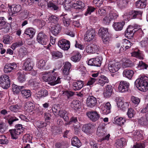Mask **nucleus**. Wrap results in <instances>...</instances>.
Masks as SVG:
<instances>
[{"label": "nucleus", "mask_w": 148, "mask_h": 148, "mask_svg": "<svg viewBox=\"0 0 148 148\" xmlns=\"http://www.w3.org/2000/svg\"><path fill=\"white\" fill-rule=\"evenodd\" d=\"M55 70L54 69L53 71H51L47 72H44L40 74V77L45 82H48L51 86H54L61 82V78L58 77L57 79L56 78L58 75L57 72H54Z\"/></svg>", "instance_id": "1"}, {"label": "nucleus", "mask_w": 148, "mask_h": 148, "mask_svg": "<svg viewBox=\"0 0 148 148\" xmlns=\"http://www.w3.org/2000/svg\"><path fill=\"white\" fill-rule=\"evenodd\" d=\"M136 87L140 91L145 92L148 90V77L141 75L135 82Z\"/></svg>", "instance_id": "2"}, {"label": "nucleus", "mask_w": 148, "mask_h": 148, "mask_svg": "<svg viewBox=\"0 0 148 148\" xmlns=\"http://www.w3.org/2000/svg\"><path fill=\"white\" fill-rule=\"evenodd\" d=\"M25 128L22 126L21 124H18L16 125L15 128L14 129L10 130L12 138L13 139H16L18 136L24 131Z\"/></svg>", "instance_id": "3"}, {"label": "nucleus", "mask_w": 148, "mask_h": 148, "mask_svg": "<svg viewBox=\"0 0 148 148\" xmlns=\"http://www.w3.org/2000/svg\"><path fill=\"white\" fill-rule=\"evenodd\" d=\"M10 83L9 77L8 75H4L0 77V85L3 88L7 89L8 88Z\"/></svg>", "instance_id": "4"}, {"label": "nucleus", "mask_w": 148, "mask_h": 148, "mask_svg": "<svg viewBox=\"0 0 148 148\" xmlns=\"http://www.w3.org/2000/svg\"><path fill=\"white\" fill-rule=\"evenodd\" d=\"M71 64L69 62H66L62 69V74L64 76V79L69 80L71 77L69 76V70L71 68Z\"/></svg>", "instance_id": "5"}, {"label": "nucleus", "mask_w": 148, "mask_h": 148, "mask_svg": "<svg viewBox=\"0 0 148 148\" xmlns=\"http://www.w3.org/2000/svg\"><path fill=\"white\" fill-rule=\"evenodd\" d=\"M120 67V63L119 62L114 61L110 62L108 65L109 70L110 72L112 73H114L118 71Z\"/></svg>", "instance_id": "6"}, {"label": "nucleus", "mask_w": 148, "mask_h": 148, "mask_svg": "<svg viewBox=\"0 0 148 148\" xmlns=\"http://www.w3.org/2000/svg\"><path fill=\"white\" fill-rule=\"evenodd\" d=\"M95 35V30L92 28L88 29L84 35V39L87 42L91 41L94 38Z\"/></svg>", "instance_id": "7"}, {"label": "nucleus", "mask_w": 148, "mask_h": 148, "mask_svg": "<svg viewBox=\"0 0 148 148\" xmlns=\"http://www.w3.org/2000/svg\"><path fill=\"white\" fill-rule=\"evenodd\" d=\"M38 42L42 45H46L48 42L47 36L43 32H39L37 36Z\"/></svg>", "instance_id": "8"}, {"label": "nucleus", "mask_w": 148, "mask_h": 148, "mask_svg": "<svg viewBox=\"0 0 148 148\" xmlns=\"http://www.w3.org/2000/svg\"><path fill=\"white\" fill-rule=\"evenodd\" d=\"M129 86L130 84L127 82L125 81H121L118 87V90L121 92H124L127 91Z\"/></svg>", "instance_id": "9"}, {"label": "nucleus", "mask_w": 148, "mask_h": 148, "mask_svg": "<svg viewBox=\"0 0 148 148\" xmlns=\"http://www.w3.org/2000/svg\"><path fill=\"white\" fill-rule=\"evenodd\" d=\"M58 46L64 50H68L70 47V42L65 39H62L58 42Z\"/></svg>", "instance_id": "10"}, {"label": "nucleus", "mask_w": 148, "mask_h": 148, "mask_svg": "<svg viewBox=\"0 0 148 148\" xmlns=\"http://www.w3.org/2000/svg\"><path fill=\"white\" fill-rule=\"evenodd\" d=\"M102 58L101 57L93 58L90 59L88 62V64L91 66H100L102 63Z\"/></svg>", "instance_id": "11"}, {"label": "nucleus", "mask_w": 148, "mask_h": 148, "mask_svg": "<svg viewBox=\"0 0 148 148\" xmlns=\"http://www.w3.org/2000/svg\"><path fill=\"white\" fill-rule=\"evenodd\" d=\"M102 113L104 114H107L110 112L111 106L110 103L107 102L102 104L100 106Z\"/></svg>", "instance_id": "12"}, {"label": "nucleus", "mask_w": 148, "mask_h": 148, "mask_svg": "<svg viewBox=\"0 0 148 148\" xmlns=\"http://www.w3.org/2000/svg\"><path fill=\"white\" fill-rule=\"evenodd\" d=\"M33 64L31 59H27L24 61L23 68L24 70L30 71L33 68Z\"/></svg>", "instance_id": "13"}, {"label": "nucleus", "mask_w": 148, "mask_h": 148, "mask_svg": "<svg viewBox=\"0 0 148 148\" xmlns=\"http://www.w3.org/2000/svg\"><path fill=\"white\" fill-rule=\"evenodd\" d=\"M8 5L10 8L9 11L12 16H14V15L19 12L21 9V6L19 4L13 5L12 6H9L8 4Z\"/></svg>", "instance_id": "14"}, {"label": "nucleus", "mask_w": 148, "mask_h": 148, "mask_svg": "<svg viewBox=\"0 0 148 148\" xmlns=\"http://www.w3.org/2000/svg\"><path fill=\"white\" fill-rule=\"evenodd\" d=\"M86 115L88 117L93 121H97L100 117V115L95 111L89 112L87 113Z\"/></svg>", "instance_id": "15"}, {"label": "nucleus", "mask_w": 148, "mask_h": 148, "mask_svg": "<svg viewBox=\"0 0 148 148\" xmlns=\"http://www.w3.org/2000/svg\"><path fill=\"white\" fill-rule=\"evenodd\" d=\"M97 103V99L95 97L93 96H89L87 99V105L90 108H92L93 107L95 106Z\"/></svg>", "instance_id": "16"}, {"label": "nucleus", "mask_w": 148, "mask_h": 148, "mask_svg": "<svg viewBox=\"0 0 148 148\" xmlns=\"http://www.w3.org/2000/svg\"><path fill=\"white\" fill-rule=\"evenodd\" d=\"M84 81L82 80H77L73 83V88L75 91L79 90L84 86Z\"/></svg>", "instance_id": "17"}, {"label": "nucleus", "mask_w": 148, "mask_h": 148, "mask_svg": "<svg viewBox=\"0 0 148 148\" xmlns=\"http://www.w3.org/2000/svg\"><path fill=\"white\" fill-rule=\"evenodd\" d=\"M17 67V65L15 63L7 64L5 66L4 71L5 73H8L11 72L12 70L16 69Z\"/></svg>", "instance_id": "18"}, {"label": "nucleus", "mask_w": 148, "mask_h": 148, "mask_svg": "<svg viewBox=\"0 0 148 148\" xmlns=\"http://www.w3.org/2000/svg\"><path fill=\"white\" fill-rule=\"evenodd\" d=\"M86 51L88 53H94L98 51V47L94 44L89 45L86 47Z\"/></svg>", "instance_id": "19"}, {"label": "nucleus", "mask_w": 148, "mask_h": 148, "mask_svg": "<svg viewBox=\"0 0 148 148\" xmlns=\"http://www.w3.org/2000/svg\"><path fill=\"white\" fill-rule=\"evenodd\" d=\"M113 89L112 86L109 85H108L106 86L103 92V95L105 97L109 98L112 95Z\"/></svg>", "instance_id": "20"}, {"label": "nucleus", "mask_w": 148, "mask_h": 148, "mask_svg": "<svg viewBox=\"0 0 148 148\" xmlns=\"http://www.w3.org/2000/svg\"><path fill=\"white\" fill-rule=\"evenodd\" d=\"M71 6V8H74L75 9H81L84 8L85 5L84 3L81 1H77L73 4L69 3Z\"/></svg>", "instance_id": "21"}, {"label": "nucleus", "mask_w": 148, "mask_h": 148, "mask_svg": "<svg viewBox=\"0 0 148 148\" xmlns=\"http://www.w3.org/2000/svg\"><path fill=\"white\" fill-rule=\"evenodd\" d=\"M123 45L121 46L120 50L121 51H125L126 49L130 48L133 45L129 40L125 39L123 42Z\"/></svg>", "instance_id": "22"}, {"label": "nucleus", "mask_w": 148, "mask_h": 148, "mask_svg": "<svg viewBox=\"0 0 148 148\" xmlns=\"http://www.w3.org/2000/svg\"><path fill=\"white\" fill-rule=\"evenodd\" d=\"M96 134L98 137H102L106 134V130L102 125H100L97 129Z\"/></svg>", "instance_id": "23"}, {"label": "nucleus", "mask_w": 148, "mask_h": 148, "mask_svg": "<svg viewBox=\"0 0 148 148\" xmlns=\"http://www.w3.org/2000/svg\"><path fill=\"white\" fill-rule=\"evenodd\" d=\"M136 31L134 28L132 27H129L127 28L125 33V35L128 38L133 37L134 33Z\"/></svg>", "instance_id": "24"}, {"label": "nucleus", "mask_w": 148, "mask_h": 148, "mask_svg": "<svg viewBox=\"0 0 148 148\" xmlns=\"http://www.w3.org/2000/svg\"><path fill=\"white\" fill-rule=\"evenodd\" d=\"M35 32V30L34 29L29 27L25 29L24 34L28 36L30 38H32L34 36Z\"/></svg>", "instance_id": "25"}, {"label": "nucleus", "mask_w": 148, "mask_h": 148, "mask_svg": "<svg viewBox=\"0 0 148 148\" xmlns=\"http://www.w3.org/2000/svg\"><path fill=\"white\" fill-rule=\"evenodd\" d=\"M134 73V72L132 70L125 69L123 71V77L131 79L133 76Z\"/></svg>", "instance_id": "26"}, {"label": "nucleus", "mask_w": 148, "mask_h": 148, "mask_svg": "<svg viewBox=\"0 0 148 148\" xmlns=\"http://www.w3.org/2000/svg\"><path fill=\"white\" fill-rule=\"evenodd\" d=\"M48 95L47 91L43 89L39 91L36 94V98L37 99H40L41 98L47 96Z\"/></svg>", "instance_id": "27"}, {"label": "nucleus", "mask_w": 148, "mask_h": 148, "mask_svg": "<svg viewBox=\"0 0 148 148\" xmlns=\"http://www.w3.org/2000/svg\"><path fill=\"white\" fill-rule=\"evenodd\" d=\"M109 82L107 77L104 75H101L98 79L97 84L102 86H103L105 83Z\"/></svg>", "instance_id": "28"}, {"label": "nucleus", "mask_w": 148, "mask_h": 148, "mask_svg": "<svg viewBox=\"0 0 148 148\" xmlns=\"http://www.w3.org/2000/svg\"><path fill=\"white\" fill-rule=\"evenodd\" d=\"M71 144L73 146L77 148H79L82 145V143L79 139L76 136L73 137L71 139Z\"/></svg>", "instance_id": "29"}, {"label": "nucleus", "mask_w": 148, "mask_h": 148, "mask_svg": "<svg viewBox=\"0 0 148 148\" xmlns=\"http://www.w3.org/2000/svg\"><path fill=\"white\" fill-rule=\"evenodd\" d=\"M81 103L79 101L74 100L71 103V107L75 110H77L81 108Z\"/></svg>", "instance_id": "30"}, {"label": "nucleus", "mask_w": 148, "mask_h": 148, "mask_svg": "<svg viewBox=\"0 0 148 148\" xmlns=\"http://www.w3.org/2000/svg\"><path fill=\"white\" fill-rule=\"evenodd\" d=\"M73 54L74 55L71 57V60L75 62L79 61L81 57L80 54L78 52L73 51Z\"/></svg>", "instance_id": "31"}, {"label": "nucleus", "mask_w": 148, "mask_h": 148, "mask_svg": "<svg viewBox=\"0 0 148 148\" xmlns=\"http://www.w3.org/2000/svg\"><path fill=\"white\" fill-rule=\"evenodd\" d=\"M24 86H18L15 84H13L12 86V90L14 94H18L21 90L24 89Z\"/></svg>", "instance_id": "32"}, {"label": "nucleus", "mask_w": 148, "mask_h": 148, "mask_svg": "<svg viewBox=\"0 0 148 148\" xmlns=\"http://www.w3.org/2000/svg\"><path fill=\"white\" fill-rule=\"evenodd\" d=\"M61 29V27L60 25L58 24L53 26L51 27V30L52 33L54 35L56 36L60 32Z\"/></svg>", "instance_id": "33"}, {"label": "nucleus", "mask_w": 148, "mask_h": 148, "mask_svg": "<svg viewBox=\"0 0 148 148\" xmlns=\"http://www.w3.org/2000/svg\"><path fill=\"white\" fill-rule=\"evenodd\" d=\"M24 87V89L21 90V94L22 96L24 98L27 99L30 97L31 95V92L29 90L25 89Z\"/></svg>", "instance_id": "34"}, {"label": "nucleus", "mask_w": 148, "mask_h": 148, "mask_svg": "<svg viewBox=\"0 0 148 148\" xmlns=\"http://www.w3.org/2000/svg\"><path fill=\"white\" fill-rule=\"evenodd\" d=\"M132 56L133 57L138 58L140 59H143L144 58V56L143 52L138 50L134 51L132 53Z\"/></svg>", "instance_id": "35"}, {"label": "nucleus", "mask_w": 148, "mask_h": 148, "mask_svg": "<svg viewBox=\"0 0 148 148\" xmlns=\"http://www.w3.org/2000/svg\"><path fill=\"white\" fill-rule=\"evenodd\" d=\"M34 106L33 103L30 101H27L25 105V109L28 112H32L34 109Z\"/></svg>", "instance_id": "36"}, {"label": "nucleus", "mask_w": 148, "mask_h": 148, "mask_svg": "<svg viewBox=\"0 0 148 148\" xmlns=\"http://www.w3.org/2000/svg\"><path fill=\"white\" fill-rule=\"evenodd\" d=\"M129 1V0H117L116 3L119 7L123 8L127 6Z\"/></svg>", "instance_id": "37"}, {"label": "nucleus", "mask_w": 148, "mask_h": 148, "mask_svg": "<svg viewBox=\"0 0 148 148\" xmlns=\"http://www.w3.org/2000/svg\"><path fill=\"white\" fill-rule=\"evenodd\" d=\"M125 25V23L123 21L120 22H116L113 24V27L116 31H120L121 30Z\"/></svg>", "instance_id": "38"}, {"label": "nucleus", "mask_w": 148, "mask_h": 148, "mask_svg": "<svg viewBox=\"0 0 148 148\" xmlns=\"http://www.w3.org/2000/svg\"><path fill=\"white\" fill-rule=\"evenodd\" d=\"M125 140L124 138H122L116 140L115 146L117 148H122L125 144Z\"/></svg>", "instance_id": "39"}, {"label": "nucleus", "mask_w": 148, "mask_h": 148, "mask_svg": "<svg viewBox=\"0 0 148 148\" xmlns=\"http://www.w3.org/2000/svg\"><path fill=\"white\" fill-rule=\"evenodd\" d=\"M146 0H140L136 2V6L137 8H143L146 5Z\"/></svg>", "instance_id": "40"}, {"label": "nucleus", "mask_w": 148, "mask_h": 148, "mask_svg": "<svg viewBox=\"0 0 148 148\" xmlns=\"http://www.w3.org/2000/svg\"><path fill=\"white\" fill-rule=\"evenodd\" d=\"M115 122L120 125L124 124L126 122L125 119L123 117H116L114 119Z\"/></svg>", "instance_id": "41"}, {"label": "nucleus", "mask_w": 148, "mask_h": 148, "mask_svg": "<svg viewBox=\"0 0 148 148\" xmlns=\"http://www.w3.org/2000/svg\"><path fill=\"white\" fill-rule=\"evenodd\" d=\"M98 34L101 37L108 35V29L103 27L100 28Z\"/></svg>", "instance_id": "42"}, {"label": "nucleus", "mask_w": 148, "mask_h": 148, "mask_svg": "<svg viewBox=\"0 0 148 148\" xmlns=\"http://www.w3.org/2000/svg\"><path fill=\"white\" fill-rule=\"evenodd\" d=\"M46 63V60L41 59L37 62L36 65L39 69H45Z\"/></svg>", "instance_id": "43"}, {"label": "nucleus", "mask_w": 148, "mask_h": 148, "mask_svg": "<svg viewBox=\"0 0 148 148\" xmlns=\"http://www.w3.org/2000/svg\"><path fill=\"white\" fill-rule=\"evenodd\" d=\"M91 126L90 124H85L83 125L82 127V131L87 134L91 133Z\"/></svg>", "instance_id": "44"}, {"label": "nucleus", "mask_w": 148, "mask_h": 148, "mask_svg": "<svg viewBox=\"0 0 148 148\" xmlns=\"http://www.w3.org/2000/svg\"><path fill=\"white\" fill-rule=\"evenodd\" d=\"M107 15L111 18V20L116 19L118 16L117 12L114 10L110 11L109 14Z\"/></svg>", "instance_id": "45"}, {"label": "nucleus", "mask_w": 148, "mask_h": 148, "mask_svg": "<svg viewBox=\"0 0 148 148\" xmlns=\"http://www.w3.org/2000/svg\"><path fill=\"white\" fill-rule=\"evenodd\" d=\"M132 12L131 11L125 12L123 16V20L125 21H129L132 18Z\"/></svg>", "instance_id": "46"}, {"label": "nucleus", "mask_w": 148, "mask_h": 148, "mask_svg": "<svg viewBox=\"0 0 148 148\" xmlns=\"http://www.w3.org/2000/svg\"><path fill=\"white\" fill-rule=\"evenodd\" d=\"M59 114L60 117L62 118L65 121H68L69 118L67 115V113L65 110H61L59 111Z\"/></svg>", "instance_id": "47"}, {"label": "nucleus", "mask_w": 148, "mask_h": 148, "mask_svg": "<svg viewBox=\"0 0 148 148\" xmlns=\"http://www.w3.org/2000/svg\"><path fill=\"white\" fill-rule=\"evenodd\" d=\"M48 21H47V22H51L53 23H56L58 20V18L56 16L54 15H51L48 18Z\"/></svg>", "instance_id": "48"}, {"label": "nucleus", "mask_w": 148, "mask_h": 148, "mask_svg": "<svg viewBox=\"0 0 148 148\" xmlns=\"http://www.w3.org/2000/svg\"><path fill=\"white\" fill-rule=\"evenodd\" d=\"M20 106L17 104L15 105H11L10 107V110L14 112H17L20 111Z\"/></svg>", "instance_id": "49"}, {"label": "nucleus", "mask_w": 148, "mask_h": 148, "mask_svg": "<svg viewBox=\"0 0 148 148\" xmlns=\"http://www.w3.org/2000/svg\"><path fill=\"white\" fill-rule=\"evenodd\" d=\"M51 54L53 58L55 59L61 58L62 56V53L58 51L52 52Z\"/></svg>", "instance_id": "50"}, {"label": "nucleus", "mask_w": 148, "mask_h": 148, "mask_svg": "<svg viewBox=\"0 0 148 148\" xmlns=\"http://www.w3.org/2000/svg\"><path fill=\"white\" fill-rule=\"evenodd\" d=\"M112 20L111 18L108 15L104 17L102 20V23L104 25H109L110 23Z\"/></svg>", "instance_id": "51"}, {"label": "nucleus", "mask_w": 148, "mask_h": 148, "mask_svg": "<svg viewBox=\"0 0 148 148\" xmlns=\"http://www.w3.org/2000/svg\"><path fill=\"white\" fill-rule=\"evenodd\" d=\"M12 40V37L7 35L3 37V42L5 44H10Z\"/></svg>", "instance_id": "52"}, {"label": "nucleus", "mask_w": 148, "mask_h": 148, "mask_svg": "<svg viewBox=\"0 0 148 148\" xmlns=\"http://www.w3.org/2000/svg\"><path fill=\"white\" fill-rule=\"evenodd\" d=\"M148 67V66L147 64L142 61H140L139 62L137 68L139 70H141L144 69H146Z\"/></svg>", "instance_id": "53"}, {"label": "nucleus", "mask_w": 148, "mask_h": 148, "mask_svg": "<svg viewBox=\"0 0 148 148\" xmlns=\"http://www.w3.org/2000/svg\"><path fill=\"white\" fill-rule=\"evenodd\" d=\"M62 21L64 26H68L70 23V19L66 15L64 16L62 18Z\"/></svg>", "instance_id": "54"}, {"label": "nucleus", "mask_w": 148, "mask_h": 148, "mask_svg": "<svg viewBox=\"0 0 148 148\" xmlns=\"http://www.w3.org/2000/svg\"><path fill=\"white\" fill-rule=\"evenodd\" d=\"M103 43L106 45L108 44L110 41V38L109 36V34L107 35L106 36H103L101 37Z\"/></svg>", "instance_id": "55"}, {"label": "nucleus", "mask_w": 148, "mask_h": 148, "mask_svg": "<svg viewBox=\"0 0 148 148\" xmlns=\"http://www.w3.org/2000/svg\"><path fill=\"white\" fill-rule=\"evenodd\" d=\"M131 99L133 104L136 106L138 105L140 102V99L137 97L134 96L131 97Z\"/></svg>", "instance_id": "56"}, {"label": "nucleus", "mask_w": 148, "mask_h": 148, "mask_svg": "<svg viewBox=\"0 0 148 148\" xmlns=\"http://www.w3.org/2000/svg\"><path fill=\"white\" fill-rule=\"evenodd\" d=\"M66 0H58V4L60 5L64 4V8L66 10H68L71 8V6L67 4H65Z\"/></svg>", "instance_id": "57"}, {"label": "nucleus", "mask_w": 148, "mask_h": 148, "mask_svg": "<svg viewBox=\"0 0 148 148\" xmlns=\"http://www.w3.org/2000/svg\"><path fill=\"white\" fill-rule=\"evenodd\" d=\"M95 8L92 6H88L86 9V11L84 14L86 16L90 15L91 13L94 11Z\"/></svg>", "instance_id": "58"}, {"label": "nucleus", "mask_w": 148, "mask_h": 148, "mask_svg": "<svg viewBox=\"0 0 148 148\" xmlns=\"http://www.w3.org/2000/svg\"><path fill=\"white\" fill-rule=\"evenodd\" d=\"M17 75L18 76V79L21 83H23L25 80V76L21 72H18Z\"/></svg>", "instance_id": "59"}, {"label": "nucleus", "mask_w": 148, "mask_h": 148, "mask_svg": "<svg viewBox=\"0 0 148 148\" xmlns=\"http://www.w3.org/2000/svg\"><path fill=\"white\" fill-rule=\"evenodd\" d=\"M23 45V43L21 41L16 42L13 44L11 46V48L13 50H15L16 48L20 47Z\"/></svg>", "instance_id": "60"}, {"label": "nucleus", "mask_w": 148, "mask_h": 148, "mask_svg": "<svg viewBox=\"0 0 148 148\" xmlns=\"http://www.w3.org/2000/svg\"><path fill=\"white\" fill-rule=\"evenodd\" d=\"M123 98L120 97L119 99L117 102V105L118 107L120 109L123 110L124 102L123 101Z\"/></svg>", "instance_id": "61"}, {"label": "nucleus", "mask_w": 148, "mask_h": 148, "mask_svg": "<svg viewBox=\"0 0 148 148\" xmlns=\"http://www.w3.org/2000/svg\"><path fill=\"white\" fill-rule=\"evenodd\" d=\"M132 62L129 59H127L122 64V66L123 68H125L131 66Z\"/></svg>", "instance_id": "62"}, {"label": "nucleus", "mask_w": 148, "mask_h": 148, "mask_svg": "<svg viewBox=\"0 0 148 148\" xmlns=\"http://www.w3.org/2000/svg\"><path fill=\"white\" fill-rule=\"evenodd\" d=\"M132 12V18H135L136 17L138 16L139 17L141 16L142 14V12H141L136 11L133 10L131 11Z\"/></svg>", "instance_id": "63"}, {"label": "nucleus", "mask_w": 148, "mask_h": 148, "mask_svg": "<svg viewBox=\"0 0 148 148\" xmlns=\"http://www.w3.org/2000/svg\"><path fill=\"white\" fill-rule=\"evenodd\" d=\"M135 113L134 110L132 108H130L128 110L127 112V115L130 118H132L135 115Z\"/></svg>", "instance_id": "64"}]
</instances>
